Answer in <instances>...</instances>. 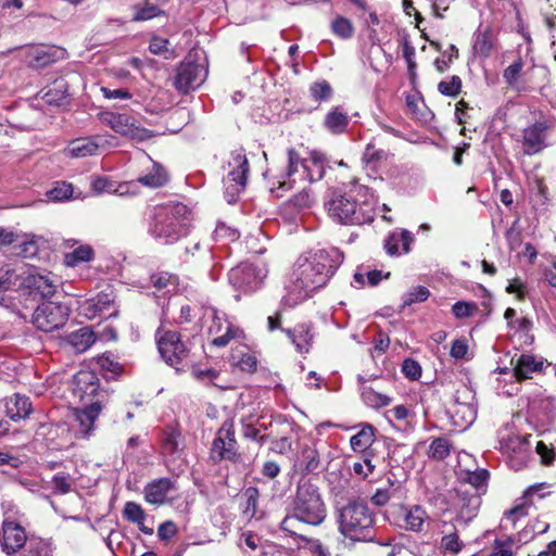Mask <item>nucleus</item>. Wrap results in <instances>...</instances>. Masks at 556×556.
Instances as JSON below:
<instances>
[{
  "mask_svg": "<svg viewBox=\"0 0 556 556\" xmlns=\"http://www.w3.org/2000/svg\"><path fill=\"white\" fill-rule=\"evenodd\" d=\"M72 392L83 404L104 403L109 397L108 392L99 388L98 376L90 370H81L75 375Z\"/></svg>",
  "mask_w": 556,
  "mask_h": 556,
  "instance_id": "obj_11",
  "label": "nucleus"
},
{
  "mask_svg": "<svg viewBox=\"0 0 556 556\" xmlns=\"http://www.w3.org/2000/svg\"><path fill=\"white\" fill-rule=\"evenodd\" d=\"M392 156L389 150L377 148L374 143H368L363 153V162L367 165H381Z\"/></svg>",
  "mask_w": 556,
  "mask_h": 556,
  "instance_id": "obj_33",
  "label": "nucleus"
},
{
  "mask_svg": "<svg viewBox=\"0 0 556 556\" xmlns=\"http://www.w3.org/2000/svg\"><path fill=\"white\" fill-rule=\"evenodd\" d=\"M536 453L541 457V462L543 465H551L555 458V451L548 447L543 441H539L536 444Z\"/></svg>",
  "mask_w": 556,
  "mask_h": 556,
  "instance_id": "obj_64",
  "label": "nucleus"
},
{
  "mask_svg": "<svg viewBox=\"0 0 556 556\" xmlns=\"http://www.w3.org/2000/svg\"><path fill=\"white\" fill-rule=\"evenodd\" d=\"M292 511L311 526H319L326 519L327 510L321 494L309 480L299 483L292 502Z\"/></svg>",
  "mask_w": 556,
  "mask_h": 556,
  "instance_id": "obj_5",
  "label": "nucleus"
},
{
  "mask_svg": "<svg viewBox=\"0 0 556 556\" xmlns=\"http://www.w3.org/2000/svg\"><path fill=\"white\" fill-rule=\"evenodd\" d=\"M114 304V300L108 293H100L96 298L91 299V304L93 307L98 308V312L102 315V317H112L116 315V311L111 312L110 308Z\"/></svg>",
  "mask_w": 556,
  "mask_h": 556,
  "instance_id": "obj_43",
  "label": "nucleus"
},
{
  "mask_svg": "<svg viewBox=\"0 0 556 556\" xmlns=\"http://www.w3.org/2000/svg\"><path fill=\"white\" fill-rule=\"evenodd\" d=\"M157 350L166 364L179 370L178 365L188 357L189 350L177 331L159 328L155 333Z\"/></svg>",
  "mask_w": 556,
  "mask_h": 556,
  "instance_id": "obj_8",
  "label": "nucleus"
},
{
  "mask_svg": "<svg viewBox=\"0 0 556 556\" xmlns=\"http://www.w3.org/2000/svg\"><path fill=\"white\" fill-rule=\"evenodd\" d=\"M5 414L12 420L17 421L29 416L31 403L27 396L18 393L5 399Z\"/></svg>",
  "mask_w": 556,
  "mask_h": 556,
  "instance_id": "obj_23",
  "label": "nucleus"
},
{
  "mask_svg": "<svg viewBox=\"0 0 556 556\" xmlns=\"http://www.w3.org/2000/svg\"><path fill=\"white\" fill-rule=\"evenodd\" d=\"M495 38L490 27H479L473 34L472 50L473 53L482 59L491 55L494 49Z\"/></svg>",
  "mask_w": 556,
  "mask_h": 556,
  "instance_id": "obj_24",
  "label": "nucleus"
},
{
  "mask_svg": "<svg viewBox=\"0 0 556 556\" xmlns=\"http://www.w3.org/2000/svg\"><path fill=\"white\" fill-rule=\"evenodd\" d=\"M332 31L342 39H348L353 36L354 27L350 20L343 16H337L331 23Z\"/></svg>",
  "mask_w": 556,
  "mask_h": 556,
  "instance_id": "obj_45",
  "label": "nucleus"
},
{
  "mask_svg": "<svg viewBox=\"0 0 556 556\" xmlns=\"http://www.w3.org/2000/svg\"><path fill=\"white\" fill-rule=\"evenodd\" d=\"M236 337V330L229 325V324H226V327H225V333L223 334H216L213 340H212V344L214 346H217V348H224L226 346L231 339H233Z\"/></svg>",
  "mask_w": 556,
  "mask_h": 556,
  "instance_id": "obj_63",
  "label": "nucleus"
},
{
  "mask_svg": "<svg viewBox=\"0 0 556 556\" xmlns=\"http://www.w3.org/2000/svg\"><path fill=\"white\" fill-rule=\"evenodd\" d=\"M63 54V50H59L53 47L31 48L27 55V62L28 65L33 68H43L55 62Z\"/></svg>",
  "mask_w": 556,
  "mask_h": 556,
  "instance_id": "obj_20",
  "label": "nucleus"
},
{
  "mask_svg": "<svg viewBox=\"0 0 556 556\" xmlns=\"http://www.w3.org/2000/svg\"><path fill=\"white\" fill-rule=\"evenodd\" d=\"M93 257V251L89 245H79L72 253L65 255V263L68 266H76L79 263L88 262Z\"/></svg>",
  "mask_w": 556,
  "mask_h": 556,
  "instance_id": "obj_41",
  "label": "nucleus"
},
{
  "mask_svg": "<svg viewBox=\"0 0 556 556\" xmlns=\"http://www.w3.org/2000/svg\"><path fill=\"white\" fill-rule=\"evenodd\" d=\"M300 465L305 475L315 472L320 465L317 450L313 446H304L301 451Z\"/></svg>",
  "mask_w": 556,
  "mask_h": 556,
  "instance_id": "obj_34",
  "label": "nucleus"
},
{
  "mask_svg": "<svg viewBox=\"0 0 556 556\" xmlns=\"http://www.w3.org/2000/svg\"><path fill=\"white\" fill-rule=\"evenodd\" d=\"M22 556H52L50 544L39 539H29L22 549Z\"/></svg>",
  "mask_w": 556,
  "mask_h": 556,
  "instance_id": "obj_38",
  "label": "nucleus"
},
{
  "mask_svg": "<svg viewBox=\"0 0 556 556\" xmlns=\"http://www.w3.org/2000/svg\"><path fill=\"white\" fill-rule=\"evenodd\" d=\"M349 121L348 114L336 106L326 114L324 125L331 134L340 135L346 130Z\"/></svg>",
  "mask_w": 556,
  "mask_h": 556,
  "instance_id": "obj_30",
  "label": "nucleus"
},
{
  "mask_svg": "<svg viewBox=\"0 0 556 556\" xmlns=\"http://www.w3.org/2000/svg\"><path fill=\"white\" fill-rule=\"evenodd\" d=\"M212 454L217 456L219 459L228 460H236L239 456L232 420H226L223 422L213 441Z\"/></svg>",
  "mask_w": 556,
  "mask_h": 556,
  "instance_id": "obj_12",
  "label": "nucleus"
},
{
  "mask_svg": "<svg viewBox=\"0 0 556 556\" xmlns=\"http://www.w3.org/2000/svg\"><path fill=\"white\" fill-rule=\"evenodd\" d=\"M184 450V440L180 431L170 428L164 431L162 439V452L164 455L176 458Z\"/></svg>",
  "mask_w": 556,
  "mask_h": 556,
  "instance_id": "obj_28",
  "label": "nucleus"
},
{
  "mask_svg": "<svg viewBox=\"0 0 556 556\" xmlns=\"http://www.w3.org/2000/svg\"><path fill=\"white\" fill-rule=\"evenodd\" d=\"M325 206L329 216L341 224L362 225L372 220V212L367 203L357 204L343 194L333 193Z\"/></svg>",
  "mask_w": 556,
  "mask_h": 556,
  "instance_id": "obj_6",
  "label": "nucleus"
},
{
  "mask_svg": "<svg viewBox=\"0 0 556 556\" xmlns=\"http://www.w3.org/2000/svg\"><path fill=\"white\" fill-rule=\"evenodd\" d=\"M40 94L47 104L62 105L68 96V84L63 77H59L43 88Z\"/></svg>",
  "mask_w": 556,
  "mask_h": 556,
  "instance_id": "obj_22",
  "label": "nucleus"
},
{
  "mask_svg": "<svg viewBox=\"0 0 556 556\" xmlns=\"http://www.w3.org/2000/svg\"><path fill=\"white\" fill-rule=\"evenodd\" d=\"M303 523L305 522L292 511L291 515H288L282 519L280 528L292 536H299L300 539L305 540V536L300 533Z\"/></svg>",
  "mask_w": 556,
  "mask_h": 556,
  "instance_id": "obj_42",
  "label": "nucleus"
},
{
  "mask_svg": "<svg viewBox=\"0 0 556 556\" xmlns=\"http://www.w3.org/2000/svg\"><path fill=\"white\" fill-rule=\"evenodd\" d=\"M99 144L92 138H77L68 143L64 153L66 156L83 159L97 154Z\"/></svg>",
  "mask_w": 556,
  "mask_h": 556,
  "instance_id": "obj_26",
  "label": "nucleus"
},
{
  "mask_svg": "<svg viewBox=\"0 0 556 556\" xmlns=\"http://www.w3.org/2000/svg\"><path fill=\"white\" fill-rule=\"evenodd\" d=\"M510 364L514 366V376L518 381L530 379L532 374L543 369V362L529 354L513 357Z\"/></svg>",
  "mask_w": 556,
  "mask_h": 556,
  "instance_id": "obj_19",
  "label": "nucleus"
},
{
  "mask_svg": "<svg viewBox=\"0 0 556 556\" xmlns=\"http://www.w3.org/2000/svg\"><path fill=\"white\" fill-rule=\"evenodd\" d=\"M375 514L363 502L353 501L339 511V532L354 542H370L376 535Z\"/></svg>",
  "mask_w": 556,
  "mask_h": 556,
  "instance_id": "obj_4",
  "label": "nucleus"
},
{
  "mask_svg": "<svg viewBox=\"0 0 556 556\" xmlns=\"http://www.w3.org/2000/svg\"><path fill=\"white\" fill-rule=\"evenodd\" d=\"M342 261V254L333 248L300 256L286 283L285 303L294 306L308 298L313 291L324 287Z\"/></svg>",
  "mask_w": 556,
  "mask_h": 556,
  "instance_id": "obj_1",
  "label": "nucleus"
},
{
  "mask_svg": "<svg viewBox=\"0 0 556 556\" xmlns=\"http://www.w3.org/2000/svg\"><path fill=\"white\" fill-rule=\"evenodd\" d=\"M521 70H522V62L520 60H518V61L514 62L513 64H510L504 71L503 78L508 86H514L517 83L519 75L521 73Z\"/></svg>",
  "mask_w": 556,
  "mask_h": 556,
  "instance_id": "obj_57",
  "label": "nucleus"
},
{
  "mask_svg": "<svg viewBox=\"0 0 556 556\" xmlns=\"http://www.w3.org/2000/svg\"><path fill=\"white\" fill-rule=\"evenodd\" d=\"M124 517L138 526H141L146 520V513L142 507L135 502H127L124 507Z\"/></svg>",
  "mask_w": 556,
  "mask_h": 556,
  "instance_id": "obj_47",
  "label": "nucleus"
},
{
  "mask_svg": "<svg viewBox=\"0 0 556 556\" xmlns=\"http://www.w3.org/2000/svg\"><path fill=\"white\" fill-rule=\"evenodd\" d=\"M429 516L420 505H413L404 508V528L414 532L424 531Z\"/></svg>",
  "mask_w": 556,
  "mask_h": 556,
  "instance_id": "obj_25",
  "label": "nucleus"
},
{
  "mask_svg": "<svg viewBox=\"0 0 556 556\" xmlns=\"http://www.w3.org/2000/svg\"><path fill=\"white\" fill-rule=\"evenodd\" d=\"M442 533L444 534L441 539V548L445 552L457 554L462 549V542L459 541L456 528L454 525L443 523Z\"/></svg>",
  "mask_w": 556,
  "mask_h": 556,
  "instance_id": "obj_32",
  "label": "nucleus"
},
{
  "mask_svg": "<svg viewBox=\"0 0 556 556\" xmlns=\"http://www.w3.org/2000/svg\"><path fill=\"white\" fill-rule=\"evenodd\" d=\"M451 452V444L450 442L444 438H438L432 441L429 448V456L434 459H444L446 456L450 455Z\"/></svg>",
  "mask_w": 556,
  "mask_h": 556,
  "instance_id": "obj_48",
  "label": "nucleus"
},
{
  "mask_svg": "<svg viewBox=\"0 0 556 556\" xmlns=\"http://www.w3.org/2000/svg\"><path fill=\"white\" fill-rule=\"evenodd\" d=\"M51 482L54 488V491L59 494H67L72 490V481L70 476L58 473L53 476Z\"/></svg>",
  "mask_w": 556,
  "mask_h": 556,
  "instance_id": "obj_58",
  "label": "nucleus"
},
{
  "mask_svg": "<svg viewBox=\"0 0 556 556\" xmlns=\"http://www.w3.org/2000/svg\"><path fill=\"white\" fill-rule=\"evenodd\" d=\"M67 342L76 353H84L96 342V337L90 328L83 327L70 333Z\"/></svg>",
  "mask_w": 556,
  "mask_h": 556,
  "instance_id": "obj_29",
  "label": "nucleus"
},
{
  "mask_svg": "<svg viewBox=\"0 0 556 556\" xmlns=\"http://www.w3.org/2000/svg\"><path fill=\"white\" fill-rule=\"evenodd\" d=\"M402 372L405 377L412 380H417L421 376V367L418 362L407 358L403 362Z\"/></svg>",
  "mask_w": 556,
  "mask_h": 556,
  "instance_id": "obj_59",
  "label": "nucleus"
},
{
  "mask_svg": "<svg viewBox=\"0 0 556 556\" xmlns=\"http://www.w3.org/2000/svg\"><path fill=\"white\" fill-rule=\"evenodd\" d=\"M70 315L68 306L58 302H42L33 315L34 325L45 331L50 332L62 327Z\"/></svg>",
  "mask_w": 556,
  "mask_h": 556,
  "instance_id": "obj_10",
  "label": "nucleus"
},
{
  "mask_svg": "<svg viewBox=\"0 0 556 556\" xmlns=\"http://www.w3.org/2000/svg\"><path fill=\"white\" fill-rule=\"evenodd\" d=\"M31 286L40 293L42 298L52 296L56 291L55 283L47 276H34Z\"/></svg>",
  "mask_w": 556,
  "mask_h": 556,
  "instance_id": "obj_44",
  "label": "nucleus"
},
{
  "mask_svg": "<svg viewBox=\"0 0 556 556\" xmlns=\"http://www.w3.org/2000/svg\"><path fill=\"white\" fill-rule=\"evenodd\" d=\"M430 295L429 290L424 286H417L403 295V306H410L417 302H425Z\"/></svg>",
  "mask_w": 556,
  "mask_h": 556,
  "instance_id": "obj_50",
  "label": "nucleus"
},
{
  "mask_svg": "<svg viewBox=\"0 0 556 556\" xmlns=\"http://www.w3.org/2000/svg\"><path fill=\"white\" fill-rule=\"evenodd\" d=\"M73 195V186L65 181L56 182L54 188L47 192L49 200L59 202L70 199Z\"/></svg>",
  "mask_w": 556,
  "mask_h": 556,
  "instance_id": "obj_46",
  "label": "nucleus"
},
{
  "mask_svg": "<svg viewBox=\"0 0 556 556\" xmlns=\"http://www.w3.org/2000/svg\"><path fill=\"white\" fill-rule=\"evenodd\" d=\"M489 479V471L485 469H479L468 473L467 481L476 489H480L486 484Z\"/></svg>",
  "mask_w": 556,
  "mask_h": 556,
  "instance_id": "obj_61",
  "label": "nucleus"
},
{
  "mask_svg": "<svg viewBox=\"0 0 556 556\" xmlns=\"http://www.w3.org/2000/svg\"><path fill=\"white\" fill-rule=\"evenodd\" d=\"M242 496L245 500V507L243 509V515L251 519L253 518L258 508V498H260V491L255 486H249L244 490Z\"/></svg>",
  "mask_w": 556,
  "mask_h": 556,
  "instance_id": "obj_40",
  "label": "nucleus"
},
{
  "mask_svg": "<svg viewBox=\"0 0 556 556\" xmlns=\"http://www.w3.org/2000/svg\"><path fill=\"white\" fill-rule=\"evenodd\" d=\"M151 281L157 290H164L170 286L176 287L178 279L176 276H174L172 274L160 273V274L153 275L151 277Z\"/></svg>",
  "mask_w": 556,
  "mask_h": 556,
  "instance_id": "obj_52",
  "label": "nucleus"
},
{
  "mask_svg": "<svg viewBox=\"0 0 556 556\" xmlns=\"http://www.w3.org/2000/svg\"><path fill=\"white\" fill-rule=\"evenodd\" d=\"M414 241L415 237L409 230L395 229L386 237L383 249L390 256H400L410 252V245Z\"/></svg>",
  "mask_w": 556,
  "mask_h": 556,
  "instance_id": "obj_17",
  "label": "nucleus"
},
{
  "mask_svg": "<svg viewBox=\"0 0 556 556\" xmlns=\"http://www.w3.org/2000/svg\"><path fill=\"white\" fill-rule=\"evenodd\" d=\"M288 165L285 173L274 177L271 191H288L293 188L296 175L302 181L314 182L320 180L325 175L326 157L324 154L313 151L306 159L301 157L295 149L287 151Z\"/></svg>",
  "mask_w": 556,
  "mask_h": 556,
  "instance_id": "obj_2",
  "label": "nucleus"
},
{
  "mask_svg": "<svg viewBox=\"0 0 556 556\" xmlns=\"http://www.w3.org/2000/svg\"><path fill=\"white\" fill-rule=\"evenodd\" d=\"M309 92L316 101H325L330 99L332 94V88L329 83L321 80L314 83L309 88Z\"/></svg>",
  "mask_w": 556,
  "mask_h": 556,
  "instance_id": "obj_51",
  "label": "nucleus"
},
{
  "mask_svg": "<svg viewBox=\"0 0 556 556\" xmlns=\"http://www.w3.org/2000/svg\"><path fill=\"white\" fill-rule=\"evenodd\" d=\"M288 337L300 353H307L312 348L314 334L309 324H301L292 330H287Z\"/></svg>",
  "mask_w": 556,
  "mask_h": 556,
  "instance_id": "obj_27",
  "label": "nucleus"
},
{
  "mask_svg": "<svg viewBox=\"0 0 556 556\" xmlns=\"http://www.w3.org/2000/svg\"><path fill=\"white\" fill-rule=\"evenodd\" d=\"M242 435L245 439L256 441L258 444L263 445L266 441V435H260V429L252 425L243 422L242 425Z\"/></svg>",
  "mask_w": 556,
  "mask_h": 556,
  "instance_id": "obj_60",
  "label": "nucleus"
},
{
  "mask_svg": "<svg viewBox=\"0 0 556 556\" xmlns=\"http://www.w3.org/2000/svg\"><path fill=\"white\" fill-rule=\"evenodd\" d=\"M160 5L161 3H152L150 0H146L142 4L135 5L132 21H148L162 15L164 12L160 9Z\"/></svg>",
  "mask_w": 556,
  "mask_h": 556,
  "instance_id": "obj_35",
  "label": "nucleus"
},
{
  "mask_svg": "<svg viewBox=\"0 0 556 556\" xmlns=\"http://www.w3.org/2000/svg\"><path fill=\"white\" fill-rule=\"evenodd\" d=\"M375 441V429L370 425L364 426L356 434L351 438V447L355 452H366Z\"/></svg>",
  "mask_w": 556,
  "mask_h": 556,
  "instance_id": "obj_31",
  "label": "nucleus"
},
{
  "mask_svg": "<svg viewBox=\"0 0 556 556\" xmlns=\"http://www.w3.org/2000/svg\"><path fill=\"white\" fill-rule=\"evenodd\" d=\"M462 89V79L459 76H452L448 80H442L438 85V90L443 96L456 97Z\"/></svg>",
  "mask_w": 556,
  "mask_h": 556,
  "instance_id": "obj_49",
  "label": "nucleus"
},
{
  "mask_svg": "<svg viewBox=\"0 0 556 556\" xmlns=\"http://www.w3.org/2000/svg\"><path fill=\"white\" fill-rule=\"evenodd\" d=\"M23 285L21 275L15 268H1L0 269V293L8 290H15Z\"/></svg>",
  "mask_w": 556,
  "mask_h": 556,
  "instance_id": "obj_36",
  "label": "nucleus"
},
{
  "mask_svg": "<svg viewBox=\"0 0 556 556\" xmlns=\"http://www.w3.org/2000/svg\"><path fill=\"white\" fill-rule=\"evenodd\" d=\"M99 118L115 132L132 140L144 141L153 136L151 130L142 127L134 116L127 113L102 112Z\"/></svg>",
  "mask_w": 556,
  "mask_h": 556,
  "instance_id": "obj_9",
  "label": "nucleus"
},
{
  "mask_svg": "<svg viewBox=\"0 0 556 556\" xmlns=\"http://www.w3.org/2000/svg\"><path fill=\"white\" fill-rule=\"evenodd\" d=\"M249 162L243 150L233 151L228 161V173L224 177L225 198L228 203H235L247 185Z\"/></svg>",
  "mask_w": 556,
  "mask_h": 556,
  "instance_id": "obj_7",
  "label": "nucleus"
},
{
  "mask_svg": "<svg viewBox=\"0 0 556 556\" xmlns=\"http://www.w3.org/2000/svg\"><path fill=\"white\" fill-rule=\"evenodd\" d=\"M375 470V465L371 463V459L365 455L362 462H355L352 466V471L362 477L367 478Z\"/></svg>",
  "mask_w": 556,
  "mask_h": 556,
  "instance_id": "obj_55",
  "label": "nucleus"
},
{
  "mask_svg": "<svg viewBox=\"0 0 556 556\" xmlns=\"http://www.w3.org/2000/svg\"><path fill=\"white\" fill-rule=\"evenodd\" d=\"M528 514L527 506L525 504L516 505L515 507L508 509L505 513L504 522L505 525L503 527H507V523H509L513 528L515 527L517 520L521 517H525Z\"/></svg>",
  "mask_w": 556,
  "mask_h": 556,
  "instance_id": "obj_54",
  "label": "nucleus"
},
{
  "mask_svg": "<svg viewBox=\"0 0 556 556\" xmlns=\"http://www.w3.org/2000/svg\"><path fill=\"white\" fill-rule=\"evenodd\" d=\"M91 187L96 193L117 191V189L114 188V184L105 177H96L91 182Z\"/></svg>",
  "mask_w": 556,
  "mask_h": 556,
  "instance_id": "obj_62",
  "label": "nucleus"
},
{
  "mask_svg": "<svg viewBox=\"0 0 556 556\" xmlns=\"http://www.w3.org/2000/svg\"><path fill=\"white\" fill-rule=\"evenodd\" d=\"M264 275L253 264L243 263L230 269L228 274L229 282L237 290L252 292L260 288Z\"/></svg>",
  "mask_w": 556,
  "mask_h": 556,
  "instance_id": "obj_13",
  "label": "nucleus"
},
{
  "mask_svg": "<svg viewBox=\"0 0 556 556\" xmlns=\"http://www.w3.org/2000/svg\"><path fill=\"white\" fill-rule=\"evenodd\" d=\"M362 399L368 406L372 408L384 407L391 403V399L388 395L379 393L367 387H364L362 390Z\"/></svg>",
  "mask_w": 556,
  "mask_h": 556,
  "instance_id": "obj_39",
  "label": "nucleus"
},
{
  "mask_svg": "<svg viewBox=\"0 0 556 556\" xmlns=\"http://www.w3.org/2000/svg\"><path fill=\"white\" fill-rule=\"evenodd\" d=\"M1 533V548L7 555L16 554L28 543L24 528L15 521L4 519Z\"/></svg>",
  "mask_w": 556,
  "mask_h": 556,
  "instance_id": "obj_14",
  "label": "nucleus"
},
{
  "mask_svg": "<svg viewBox=\"0 0 556 556\" xmlns=\"http://www.w3.org/2000/svg\"><path fill=\"white\" fill-rule=\"evenodd\" d=\"M547 125L545 122L534 123L522 131L523 152L533 155L541 152L545 147Z\"/></svg>",
  "mask_w": 556,
  "mask_h": 556,
  "instance_id": "obj_16",
  "label": "nucleus"
},
{
  "mask_svg": "<svg viewBox=\"0 0 556 556\" xmlns=\"http://www.w3.org/2000/svg\"><path fill=\"white\" fill-rule=\"evenodd\" d=\"M190 211L182 203L159 205L153 208L149 232L164 243H173L187 233Z\"/></svg>",
  "mask_w": 556,
  "mask_h": 556,
  "instance_id": "obj_3",
  "label": "nucleus"
},
{
  "mask_svg": "<svg viewBox=\"0 0 556 556\" xmlns=\"http://www.w3.org/2000/svg\"><path fill=\"white\" fill-rule=\"evenodd\" d=\"M174 489V482L168 478H160L144 488V498L148 503L162 505L165 503L167 494Z\"/></svg>",
  "mask_w": 556,
  "mask_h": 556,
  "instance_id": "obj_21",
  "label": "nucleus"
},
{
  "mask_svg": "<svg viewBox=\"0 0 556 556\" xmlns=\"http://www.w3.org/2000/svg\"><path fill=\"white\" fill-rule=\"evenodd\" d=\"M477 309L476 303H469L464 301L456 302L453 307L452 312L457 318H466L473 314V312Z\"/></svg>",
  "mask_w": 556,
  "mask_h": 556,
  "instance_id": "obj_56",
  "label": "nucleus"
},
{
  "mask_svg": "<svg viewBox=\"0 0 556 556\" xmlns=\"http://www.w3.org/2000/svg\"><path fill=\"white\" fill-rule=\"evenodd\" d=\"M290 201L298 208H306L314 202V197L311 189L303 188Z\"/></svg>",
  "mask_w": 556,
  "mask_h": 556,
  "instance_id": "obj_53",
  "label": "nucleus"
},
{
  "mask_svg": "<svg viewBox=\"0 0 556 556\" xmlns=\"http://www.w3.org/2000/svg\"><path fill=\"white\" fill-rule=\"evenodd\" d=\"M206 77V70L197 63L186 62L181 63L177 70L175 77V87L186 93L189 90L199 87Z\"/></svg>",
  "mask_w": 556,
  "mask_h": 556,
  "instance_id": "obj_15",
  "label": "nucleus"
},
{
  "mask_svg": "<svg viewBox=\"0 0 556 556\" xmlns=\"http://www.w3.org/2000/svg\"><path fill=\"white\" fill-rule=\"evenodd\" d=\"M104 403L92 402L84 404L81 408H74L73 415L79 425V431L84 437H89L93 431V426L98 419Z\"/></svg>",
  "mask_w": 556,
  "mask_h": 556,
  "instance_id": "obj_18",
  "label": "nucleus"
},
{
  "mask_svg": "<svg viewBox=\"0 0 556 556\" xmlns=\"http://www.w3.org/2000/svg\"><path fill=\"white\" fill-rule=\"evenodd\" d=\"M168 180L166 172L157 164L153 165V172L138 178V182L150 187L157 188L165 185Z\"/></svg>",
  "mask_w": 556,
  "mask_h": 556,
  "instance_id": "obj_37",
  "label": "nucleus"
}]
</instances>
